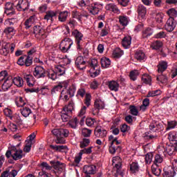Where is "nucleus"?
I'll list each match as a JSON object with an SVG mask.
<instances>
[{"mask_svg":"<svg viewBox=\"0 0 177 177\" xmlns=\"http://www.w3.org/2000/svg\"><path fill=\"white\" fill-rule=\"evenodd\" d=\"M31 64H32V56L26 55L24 66L26 67H30Z\"/></svg>","mask_w":177,"mask_h":177,"instance_id":"obj_55","label":"nucleus"},{"mask_svg":"<svg viewBox=\"0 0 177 177\" xmlns=\"http://www.w3.org/2000/svg\"><path fill=\"white\" fill-rule=\"evenodd\" d=\"M107 86L110 91H112L113 92H118L120 84H118L117 81H109L107 82Z\"/></svg>","mask_w":177,"mask_h":177,"instance_id":"obj_21","label":"nucleus"},{"mask_svg":"<svg viewBox=\"0 0 177 177\" xmlns=\"http://www.w3.org/2000/svg\"><path fill=\"white\" fill-rule=\"evenodd\" d=\"M46 73V75H48V78L50 80H52L53 81H55L56 78H57V73H56V71L53 70H48Z\"/></svg>","mask_w":177,"mask_h":177,"instance_id":"obj_40","label":"nucleus"},{"mask_svg":"<svg viewBox=\"0 0 177 177\" xmlns=\"http://www.w3.org/2000/svg\"><path fill=\"white\" fill-rule=\"evenodd\" d=\"M15 104L17 107H24L26 106V100L22 97H17L15 100Z\"/></svg>","mask_w":177,"mask_h":177,"instance_id":"obj_39","label":"nucleus"},{"mask_svg":"<svg viewBox=\"0 0 177 177\" xmlns=\"http://www.w3.org/2000/svg\"><path fill=\"white\" fill-rule=\"evenodd\" d=\"M166 37H167V33L165 31H160L154 35V38H156L158 39L166 38Z\"/></svg>","mask_w":177,"mask_h":177,"instance_id":"obj_62","label":"nucleus"},{"mask_svg":"<svg viewBox=\"0 0 177 177\" xmlns=\"http://www.w3.org/2000/svg\"><path fill=\"white\" fill-rule=\"evenodd\" d=\"M113 57L115 58H120L122 55H124V51L121 50L120 48H116L115 50L113 51Z\"/></svg>","mask_w":177,"mask_h":177,"instance_id":"obj_41","label":"nucleus"},{"mask_svg":"<svg viewBox=\"0 0 177 177\" xmlns=\"http://www.w3.org/2000/svg\"><path fill=\"white\" fill-rule=\"evenodd\" d=\"M129 110L131 115L137 116L139 114V111L138 110V108H136V106H130Z\"/></svg>","mask_w":177,"mask_h":177,"instance_id":"obj_51","label":"nucleus"},{"mask_svg":"<svg viewBox=\"0 0 177 177\" xmlns=\"http://www.w3.org/2000/svg\"><path fill=\"white\" fill-rule=\"evenodd\" d=\"M82 135L84 136V138H89V136L92 135V130L87 128H84L82 129Z\"/></svg>","mask_w":177,"mask_h":177,"instance_id":"obj_53","label":"nucleus"},{"mask_svg":"<svg viewBox=\"0 0 177 177\" xmlns=\"http://www.w3.org/2000/svg\"><path fill=\"white\" fill-rule=\"evenodd\" d=\"M17 23V19L16 18H11L6 19L4 22L5 26H14Z\"/></svg>","mask_w":177,"mask_h":177,"instance_id":"obj_49","label":"nucleus"},{"mask_svg":"<svg viewBox=\"0 0 177 177\" xmlns=\"http://www.w3.org/2000/svg\"><path fill=\"white\" fill-rule=\"evenodd\" d=\"M121 142L118 141L117 138H114L113 136H109V150L111 154H115V151L118 149V145H120Z\"/></svg>","mask_w":177,"mask_h":177,"instance_id":"obj_2","label":"nucleus"},{"mask_svg":"<svg viewBox=\"0 0 177 177\" xmlns=\"http://www.w3.org/2000/svg\"><path fill=\"white\" fill-rule=\"evenodd\" d=\"M177 122L175 120H171L167 122V130L169 131V129H174L176 127Z\"/></svg>","mask_w":177,"mask_h":177,"instance_id":"obj_60","label":"nucleus"},{"mask_svg":"<svg viewBox=\"0 0 177 177\" xmlns=\"http://www.w3.org/2000/svg\"><path fill=\"white\" fill-rule=\"evenodd\" d=\"M159 95H161V91L160 90L149 91L147 97H153L154 96H158Z\"/></svg>","mask_w":177,"mask_h":177,"instance_id":"obj_50","label":"nucleus"},{"mask_svg":"<svg viewBox=\"0 0 177 177\" xmlns=\"http://www.w3.org/2000/svg\"><path fill=\"white\" fill-rule=\"evenodd\" d=\"M131 44L132 37L131 36H125L122 41V45L124 49H129Z\"/></svg>","mask_w":177,"mask_h":177,"instance_id":"obj_23","label":"nucleus"},{"mask_svg":"<svg viewBox=\"0 0 177 177\" xmlns=\"http://www.w3.org/2000/svg\"><path fill=\"white\" fill-rule=\"evenodd\" d=\"M25 143L24 151H25V153H30V151H31V146H32V142L31 141H26Z\"/></svg>","mask_w":177,"mask_h":177,"instance_id":"obj_54","label":"nucleus"},{"mask_svg":"<svg viewBox=\"0 0 177 177\" xmlns=\"http://www.w3.org/2000/svg\"><path fill=\"white\" fill-rule=\"evenodd\" d=\"M33 33L37 39H45L46 38L45 30L39 25H36L33 27Z\"/></svg>","mask_w":177,"mask_h":177,"instance_id":"obj_4","label":"nucleus"},{"mask_svg":"<svg viewBox=\"0 0 177 177\" xmlns=\"http://www.w3.org/2000/svg\"><path fill=\"white\" fill-rule=\"evenodd\" d=\"M15 8L18 12H27L30 9V3L28 0H19Z\"/></svg>","mask_w":177,"mask_h":177,"instance_id":"obj_7","label":"nucleus"},{"mask_svg":"<svg viewBox=\"0 0 177 177\" xmlns=\"http://www.w3.org/2000/svg\"><path fill=\"white\" fill-rule=\"evenodd\" d=\"M0 53L1 55H3V56H8L9 55V48H7V44H4L1 48L0 49Z\"/></svg>","mask_w":177,"mask_h":177,"instance_id":"obj_47","label":"nucleus"},{"mask_svg":"<svg viewBox=\"0 0 177 177\" xmlns=\"http://www.w3.org/2000/svg\"><path fill=\"white\" fill-rule=\"evenodd\" d=\"M4 13L5 15H6L7 16H9L10 17H11V16H15V15H16V10L13 6V3L7 2L5 4Z\"/></svg>","mask_w":177,"mask_h":177,"instance_id":"obj_11","label":"nucleus"},{"mask_svg":"<svg viewBox=\"0 0 177 177\" xmlns=\"http://www.w3.org/2000/svg\"><path fill=\"white\" fill-rule=\"evenodd\" d=\"M119 21L122 26H128L129 20L127 16H120L119 17Z\"/></svg>","mask_w":177,"mask_h":177,"instance_id":"obj_59","label":"nucleus"},{"mask_svg":"<svg viewBox=\"0 0 177 177\" xmlns=\"http://www.w3.org/2000/svg\"><path fill=\"white\" fill-rule=\"evenodd\" d=\"M89 0H81L77 3V5L80 6V8H86V6H89Z\"/></svg>","mask_w":177,"mask_h":177,"instance_id":"obj_64","label":"nucleus"},{"mask_svg":"<svg viewBox=\"0 0 177 177\" xmlns=\"http://www.w3.org/2000/svg\"><path fill=\"white\" fill-rule=\"evenodd\" d=\"M151 35H153V30H151V28H147V29L143 30L142 36L144 38H147L148 37H150Z\"/></svg>","mask_w":177,"mask_h":177,"instance_id":"obj_52","label":"nucleus"},{"mask_svg":"<svg viewBox=\"0 0 177 177\" xmlns=\"http://www.w3.org/2000/svg\"><path fill=\"white\" fill-rule=\"evenodd\" d=\"M135 57L140 62H145L146 59V55L142 50H137L135 55Z\"/></svg>","mask_w":177,"mask_h":177,"instance_id":"obj_34","label":"nucleus"},{"mask_svg":"<svg viewBox=\"0 0 177 177\" xmlns=\"http://www.w3.org/2000/svg\"><path fill=\"white\" fill-rule=\"evenodd\" d=\"M40 167L43 172H46V171H50V169H52V167L46 162H41L40 164Z\"/></svg>","mask_w":177,"mask_h":177,"instance_id":"obj_46","label":"nucleus"},{"mask_svg":"<svg viewBox=\"0 0 177 177\" xmlns=\"http://www.w3.org/2000/svg\"><path fill=\"white\" fill-rule=\"evenodd\" d=\"M13 84V79H12V77H8L7 79L4 80L3 84L1 86L2 90L4 92H6V91L9 90V88L12 86Z\"/></svg>","mask_w":177,"mask_h":177,"instance_id":"obj_19","label":"nucleus"},{"mask_svg":"<svg viewBox=\"0 0 177 177\" xmlns=\"http://www.w3.org/2000/svg\"><path fill=\"white\" fill-rule=\"evenodd\" d=\"M163 177H174L176 175V171L172 166H169L163 169Z\"/></svg>","mask_w":177,"mask_h":177,"instance_id":"obj_17","label":"nucleus"},{"mask_svg":"<svg viewBox=\"0 0 177 177\" xmlns=\"http://www.w3.org/2000/svg\"><path fill=\"white\" fill-rule=\"evenodd\" d=\"M81 160H82V151H80L77 155L75 156L74 165H78V164L81 162Z\"/></svg>","mask_w":177,"mask_h":177,"instance_id":"obj_58","label":"nucleus"},{"mask_svg":"<svg viewBox=\"0 0 177 177\" xmlns=\"http://www.w3.org/2000/svg\"><path fill=\"white\" fill-rule=\"evenodd\" d=\"M12 158L15 161L23 158V150L16 148V147H12Z\"/></svg>","mask_w":177,"mask_h":177,"instance_id":"obj_15","label":"nucleus"},{"mask_svg":"<svg viewBox=\"0 0 177 177\" xmlns=\"http://www.w3.org/2000/svg\"><path fill=\"white\" fill-rule=\"evenodd\" d=\"M138 13L140 17L144 19V17H145L146 16V13H147V10L146 9V7H145V6H143L142 4L138 5Z\"/></svg>","mask_w":177,"mask_h":177,"instance_id":"obj_25","label":"nucleus"},{"mask_svg":"<svg viewBox=\"0 0 177 177\" xmlns=\"http://www.w3.org/2000/svg\"><path fill=\"white\" fill-rule=\"evenodd\" d=\"M37 21V17L35 15L31 16L29 19L25 21L26 28H30L34 23Z\"/></svg>","mask_w":177,"mask_h":177,"instance_id":"obj_29","label":"nucleus"},{"mask_svg":"<svg viewBox=\"0 0 177 177\" xmlns=\"http://www.w3.org/2000/svg\"><path fill=\"white\" fill-rule=\"evenodd\" d=\"M73 44V41L71 39L65 38L61 42V44L59 46V49L61 51L63 52V53H66V52H68L70 50Z\"/></svg>","mask_w":177,"mask_h":177,"instance_id":"obj_5","label":"nucleus"},{"mask_svg":"<svg viewBox=\"0 0 177 177\" xmlns=\"http://www.w3.org/2000/svg\"><path fill=\"white\" fill-rule=\"evenodd\" d=\"M158 151L160 154H163V156H167V154L172 156V154L176 151V149L174 145H167L166 147L164 146H159L158 147Z\"/></svg>","mask_w":177,"mask_h":177,"instance_id":"obj_3","label":"nucleus"},{"mask_svg":"<svg viewBox=\"0 0 177 177\" xmlns=\"http://www.w3.org/2000/svg\"><path fill=\"white\" fill-rule=\"evenodd\" d=\"M161 167H160V165H154L153 164L151 165V172L153 174L155 175V176H160L161 175Z\"/></svg>","mask_w":177,"mask_h":177,"instance_id":"obj_27","label":"nucleus"},{"mask_svg":"<svg viewBox=\"0 0 177 177\" xmlns=\"http://www.w3.org/2000/svg\"><path fill=\"white\" fill-rule=\"evenodd\" d=\"M168 16L169 17V19H174L177 17V11L175 10V8H170L167 12Z\"/></svg>","mask_w":177,"mask_h":177,"instance_id":"obj_48","label":"nucleus"},{"mask_svg":"<svg viewBox=\"0 0 177 177\" xmlns=\"http://www.w3.org/2000/svg\"><path fill=\"white\" fill-rule=\"evenodd\" d=\"M24 79L26 81V84L28 86L32 87L35 85V79L33 75H26L24 76Z\"/></svg>","mask_w":177,"mask_h":177,"instance_id":"obj_24","label":"nucleus"},{"mask_svg":"<svg viewBox=\"0 0 177 177\" xmlns=\"http://www.w3.org/2000/svg\"><path fill=\"white\" fill-rule=\"evenodd\" d=\"M90 75L93 78L97 77L100 74V68H91L89 70Z\"/></svg>","mask_w":177,"mask_h":177,"instance_id":"obj_38","label":"nucleus"},{"mask_svg":"<svg viewBox=\"0 0 177 177\" xmlns=\"http://www.w3.org/2000/svg\"><path fill=\"white\" fill-rule=\"evenodd\" d=\"M72 97L73 96H70V94L67 92V90H62L59 98L64 102H67L70 99V97Z\"/></svg>","mask_w":177,"mask_h":177,"instance_id":"obj_35","label":"nucleus"},{"mask_svg":"<svg viewBox=\"0 0 177 177\" xmlns=\"http://www.w3.org/2000/svg\"><path fill=\"white\" fill-rule=\"evenodd\" d=\"M12 84H15L16 86H18V88H21V86L24 85V81L23 80V78L18 76L14 77L12 80Z\"/></svg>","mask_w":177,"mask_h":177,"instance_id":"obj_33","label":"nucleus"},{"mask_svg":"<svg viewBox=\"0 0 177 177\" xmlns=\"http://www.w3.org/2000/svg\"><path fill=\"white\" fill-rule=\"evenodd\" d=\"M35 78H45L46 77V71L42 66H36L33 72Z\"/></svg>","mask_w":177,"mask_h":177,"instance_id":"obj_14","label":"nucleus"},{"mask_svg":"<svg viewBox=\"0 0 177 177\" xmlns=\"http://www.w3.org/2000/svg\"><path fill=\"white\" fill-rule=\"evenodd\" d=\"M164 153H158L154 156L153 165H160L164 161V158L162 157Z\"/></svg>","mask_w":177,"mask_h":177,"instance_id":"obj_32","label":"nucleus"},{"mask_svg":"<svg viewBox=\"0 0 177 177\" xmlns=\"http://www.w3.org/2000/svg\"><path fill=\"white\" fill-rule=\"evenodd\" d=\"M139 169H140V167L139 166V164L138 162H132L130 164V172L131 174H134V175H136L138 172H139Z\"/></svg>","mask_w":177,"mask_h":177,"instance_id":"obj_28","label":"nucleus"},{"mask_svg":"<svg viewBox=\"0 0 177 177\" xmlns=\"http://www.w3.org/2000/svg\"><path fill=\"white\" fill-rule=\"evenodd\" d=\"M176 24H177L175 19L169 18L166 22V24L165 25V28L166 31H168V32H172V31L175 30Z\"/></svg>","mask_w":177,"mask_h":177,"instance_id":"obj_13","label":"nucleus"},{"mask_svg":"<svg viewBox=\"0 0 177 177\" xmlns=\"http://www.w3.org/2000/svg\"><path fill=\"white\" fill-rule=\"evenodd\" d=\"M102 3H94L88 6L87 9L91 15L95 16V15H99V12H100V8H102Z\"/></svg>","mask_w":177,"mask_h":177,"instance_id":"obj_8","label":"nucleus"},{"mask_svg":"<svg viewBox=\"0 0 177 177\" xmlns=\"http://www.w3.org/2000/svg\"><path fill=\"white\" fill-rule=\"evenodd\" d=\"M151 161H153V153H148L145 155V162L146 164H151Z\"/></svg>","mask_w":177,"mask_h":177,"instance_id":"obj_63","label":"nucleus"},{"mask_svg":"<svg viewBox=\"0 0 177 177\" xmlns=\"http://www.w3.org/2000/svg\"><path fill=\"white\" fill-rule=\"evenodd\" d=\"M94 133L96 138H106L107 136V131L106 129L97 126L95 131Z\"/></svg>","mask_w":177,"mask_h":177,"instance_id":"obj_18","label":"nucleus"},{"mask_svg":"<svg viewBox=\"0 0 177 177\" xmlns=\"http://www.w3.org/2000/svg\"><path fill=\"white\" fill-rule=\"evenodd\" d=\"M20 112L24 117L27 118L30 115L31 109L28 107H25L21 109Z\"/></svg>","mask_w":177,"mask_h":177,"instance_id":"obj_45","label":"nucleus"},{"mask_svg":"<svg viewBox=\"0 0 177 177\" xmlns=\"http://www.w3.org/2000/svg\"><path fill=\"white\" fill-rule=\"evenodd\" d=\"M68 17V12L63 11L59 13L58 19L59 21L64 22V21H66V20H67Z\"/></svg>","mask_w":177,"mask_h":177,"instance_id":"obj_42","label":"nucleus"},{"mask_svg":"<svg viewBox=\"0 0 177 177\" xmlns=\"http://www.w3.org/2000/svg\"><path fill=\"white\" fill-rule=\"evenodd\" d=\"M84 174L86 175H93L96 172V166L93 165H85L83 168Z\"/></svg>","mask_w":177,"mask_h":177,"instance_id":"obj_22","label":"nucleus"},{"mask_svg":"<svg viewBox=\"0 0 177 177\" xmlns=\"http://www.w3.org/2000/svg\"><path fill=\"white\" fill-rule=\"evenodd\" d=\"M3 113L6 117L12 118L13 117V111L10 108H5L3 110Z\"/></svg>","mask_w":177,"mask_h":177,"instance_id":"obj_61","label":"nucleus"},{"mask_svg":"<svg viewBox=\"0 0 177 177\" xmlns=\"http://www.w3.org/2000/svg\"><path fill=\"white\" fill-rule=\"evenodd\" d=\"M72 35L74 37L77 45V50H82V44H81V41H82V38H84V35H82V33H81L78 30H74L72 32Z\"/></svg>","mask_w":177,"mask_h":177,"instance_id":"obj_6","label":"nucleus"},{"mask_svg":"<svg viewBox=\"0 0 177 177\" xmlns=\"http://www.w3.org/2000/svg\"><path fill=\"white\" fill-rule=\"evenodd\" d=\"M55 71L58 76L64 75L66 74V68L62 65H57Z\"/></svg>","mask_w":177,"mask_h":177,"instance_id":"obj_30","label":"nucleus"},{"mask_svg":"<svg viewBox=\"0 0 177 177\" xmlns=\"http://www.w3.org/2000/svg\"><path fill=\"white\" fill-rule=\"evenodd\" d=\"M105 10L107 12H111L112 13H115V15H120L121 13V10L118 8V6L115 3H108L105 6Z\"/></svg>","mask_w":177,"mask_h":177,"instance_id":"obj_16","label":"nucleus"},{"mask_svg":"<svg viewBox=\"0 0 177 177\" xmlns=\"http://www.w3.org/2000/svg\"><path fill=\"white\" fill-rule=\"evenodd\" d=\"M75 91H77V86H75V84H72L69 86L66 92L69 93V96H73L74 93H75Z\"/></svg>","mask_w":177,"mask_h":177,"instance_id":"obj_56","label":"nucleus"},{"mask_svg":"<svg viewBox=\"0 0 177 177\" xmlns=\"http://www.w3.org/2000/svg\"><path fill=\"white\" fill-rule=\"evenodd\" d=\"M141 80L143 84H146V85H151V76L149 74H144Z\"/></svg>","mask_w":177,"mask_h":177,"instance_id":"obj_37","label":"nucleus"},{"mask_svg":"<svg viewBox=\"0 0 177 177\" xmlns=\"http://www.w3.org/2000/svg\"><path fill=\"white\" fill-rule=\"evenodd\" d=\"M94 107L95 109L93 110V115H97L99 114L100 110H103L105 107V104L104 101L100 100V99H97L95 101L94 104Z\"/></svg>","mask_w":177,"mask_h":177,"instance_id":"obj_10","label":"nucleus"},{"mask_svg":"<svg viewBox=\"0 0 177 177\" xmlns=\"http://www.w3.org/2000/svg\"><path fill=\"white\" fill-rule=\"evenodd\" d=\"M151 48H152V49H155V50H160L161 48H162V41L160 40L153 41L151 45Z\"/></svg>","mask_w":177,"mask_h":177,"instance_id":"obj_36","label":"nucleus"},{"mask_svg":"<svg viewBox=\"0 0 177 177\" xmlns=\"http://www.w3.org/2000/svg\"><path fill=\"white\" fill-rule=\"evenodd\" d=\"M110 64H111L110 59L106 57L101 58V66L103 68H109V67H110Z\"/></svg>","mask_w":177,"mask_h":177,"instance_id":"obj_31","label":"nucleus"},{"mask_svg":"<svg viewBox=\"0 0 177 177\" xmlns=\"http://www.w3.org/2000/svg\"><path fill=\"white\" fill-rule=\"evenodd\" d=\"M74 110V102L70 101L68 106L63 108L62 111L61 118L64 122H67L70 120L71 112Z\"/></svg>","mask_w":177,"mask_h":177,"instance_id":"obj_1","label":"nucleus"},{"mask_svg":"<svg viewBox=\"0 0 177 177\" xmlns=\"http://www.w3.org/2000/svg\"><path fill=\"white\" fill-rule=\"evenodd\" d=\"M168 68V63L165 61H162L159 62L158 65V72L160 74H162L165 70Z\"/></svg>","mask_w":177,"mask_h":177,"instance_id":"obj_26","label":"nucleus"},{"mask_svg":"<svg viewBox=\"0 0 177 177\" xmlns=\"http://www.w3.org/2000/svg\"><path fill=\"white\" fill-rule=\"evenodd\" d=\"M168 139L170 142H177V133L176 131H171L169 133V137Z\"/></svg>","mask_w":177,"mask_h":177,"instance_id":"obj_44","label":"nucleus"},{"mask_svg":"<svg viewBox=\"0 0 177 177\" xmlns=\"http://www.w3.org/2000/svg\"><path fill=\"white\" fill-rule=\"evenodd\" d=\"M57 15V12L53 10H49L46 12V15L44 16V20L47 21H50L52 23L53 21V19L56 17Z\"/></svg>","mask_w":177,"mask_h":177,"instance_id":"obj_20","label":"nucleus"},{"mask_svg":"<svg viewBox=\"0 0 177 177\" xmlns=\"http://www.w3.org/2000/svg\"><path fill=\"white\" fill-rule=\"evenodd\" d=\"M68 125L71 127L73 129H76L77 127H78V118H75L72 120H71L68 122Z\"/></svg>","mask_w":177,"mask_h":177,"instance_id":"obj_43","label":"nucleus"},{"mask_svg":"<svg viewBox=\"0 0 177 177\" xmlns=\"http://www.w3.org/2000/svg\"><path fill=\"white\" fill-rule=\"evenodd\" d=\"M52 133L57 138H67L70 134V131L66 129H54L52 130Z\"/></svg>","mask_w":177,"mask_h":177,"instance_id":"obj_9","label":"nucleus"},{"mask_svg":"<svg viewBox=\"0 0 177 177\" xmlns=\"http://www.w3.org/2000/svg\"><path fill=\"white\" fill-rule=\"evenodd\" d=\"M139 75V71L138 70H134L130 72V79L132 81H136L138 76Z\"/></svg>","mask_w":177,"mask_h":177,"instance_id":"obj_57","label":"nucleus"},{"mask_svg":"<svg viewBox=\"0 0 177 177\" xmlns=\"http://www.w3.org/2000/svg\"><path fill=\"white\" fill-rule=\"evenodd\" d=\"M75 64L78 70H85L86 68V61L84 59V57L79 56L75 61Z\"/></svg>","mask_w":177,"mask_h":177,"instance_id":"obj_12","label":"nucleus"}]
</instances>
